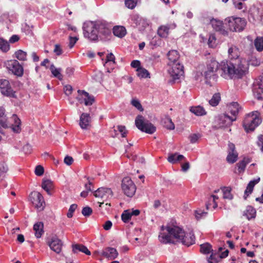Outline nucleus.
<instances>
[{"instance_id": "f257e3e1", "label": "nucleus", "mask_w": 263, "mask_h": 263, "mask_svg": "<svg viewBox=\"0 0 263 263\" xmlns=\"http://www.w3.org/2000/svg\"><path fill=\"white\" fill-rule=\"evenodd\" d=\"M231 60H235V63L222 61L219 63L212 60L208 65L205 73L206 81H217L219 74L226 79H239L246 76L248 72V65L245 60L239 58V51L236 47H231L228 50Z\"/></svg>"}, {"instance_id": "f03ea898", "label": "nucleus", "mask_w": 263, "mask_h": 263, "mask_svg": "<svg viewBox=\"0 0 263 263\" xmlns=\"http://www.w3.org/2000/svg\"><path fill=\"white\" fill-rule=\"evenodd\" d=\"M159 240L164 244L179 242L190 246L195 243V237L192 232L185 233L181 228L178 226H162Z\"/></svg>"}, {"instance_id": "7ed1b4c3", "label": "nucleus", "mask_w": 263, "mask_h": 263, "mask_svg": "<svg viewBox=\"0 0 263 263\" xmlns=\"http://www.w3.org/2000/svg\"><path fill=\"white\" fill-rule=\"evenodd\" d=\"M84 36L91 41L106 40L111 34V30L106 23L102 21H87L83 23Z\"/></svg>"}, {"instance_id": "20e7f679", "label": "nucleus", "mask_w": 263, "mask_h": 263, "mask_svg": "<svg viewBox=\"0 0 263 263\" xmlns=\"http://www.w3.org/2000/svg\"><path fill=\"white\" fill-rule=\"evenodd\" d=\"M260 113L253 111L246 115L243 123L245 130L249 133L253 131L261 122Z\"/></svg>"}, {"instance_id": "39448f33", "label": "nucleus", "mask_w": 263, "mask_h": 263, "mask_svg": "<svg viewBox=\"0 0 263 263\" xmlns=\"http://www.w3.org/2000/svg\"><path fill=\"white\" fill-rule=\"evenodd\" d=\"M135 124L139 130L149 134H153L156 131V127L141 115L136 117Z\"/></svg>"}, {"instance_id": "423d86ee", "label": "nucleus", "mask_w": 263, "mask_h": 263, "mask_svg": "<svg viewBox=\"0 0 263 263\" xmlns=\"http://www.w3.org/2000/svg\"><path fill=\"white\" fill-rule=\"evenodd\" d=\"M225 21L228 23L229 28L232 31H242L246 25L245 20L240 17H228Z\"/></svg>"}, {"instance_id": "0eeeda50", "label": "nucleus", "mask_w": 263, "mask_h": 263, "mask_svg": "<svg viewBox=\"0 0 263 263\" xmlns=\"http://www.w3.org/2000/svg\"><path fill=\"white\" fill-rule=\"evenodd\" d=\"M6 68L14 75L20 77L24 73V69L22 65L16 60H8L5 63Z\"/></svg>"}, {"instance_id": "6e6552de", "label": "nucleus", "mask_w": 263, "mask_h": 263, "mask_svg": "<svg viewBox=\"0 0 263 263\" xmlns=\"http://www.w3.org/2000/svg\"><path fill=\"white\" fill-rule=\"evenodd\" d=\"M170 67L168 72L173 80L181 79L183 77L184 67L180 62H177L176 64L170 66Z\"/></svg>"}, {"instance_id": "1a4fd4ad", "label": "nucleus", "mask_w": 263, "mask_h": 263, "mask_svg": "<svg viewBox=\"0 0 263 263\" xmlns=\"http://www.w3.org/2000/svg\"><path fill=\"white\" fill-rule=\"evenodd\" d=\"M122 189L128 197H132L135 193L136 188L133 181L129 177H125L122 180Z\"/></svg>"}, {"instance_id": "9d476101", "label": "nucleus", "mask_w": 263, "mask_h": 263, "mask_svg": "<svg viewBox=\"0 0 263 263\" xmlns=\"http://www.w3.org/2000/svg\"><path fill=\"white\" fill-rule=\"evenodd\" d=\"M30 200L34 206L40 211L43 210L45 207L44 198L41 193L34 191L29 196Z\"/></svg>"}, {"instance_id": "9b49d317", "label": "nucleus", "mask_w": 263, "mask_h": 263, "mask_svg": "<svg viewBox=\"0 0 263 263\" xmlns=\"http://www.w3.org/2000/svg\"><path fill=\"white\" fill-rule=\"evenodd\" d=\"M78 93L76 99L81 104L84 103L86 106H90L95 102V97L85 90H78Z\"/></svg>"}, {"instance_id": "f8f14e48", "label": "nucleus", "mask_w": 263, "mask_h": 263, "mask_svg": "<svg viewBox=\"0 0 263 263\" xmlns=\"http://www.w3.org/2000/svg\"><path fill=\"white\" fill-rule=\"evenodd\" d=\"M236 119V117H230L223 114L217 116L215 121L219 127H224L231 125L232 122L235 121Z\"/></svg>"}, {"instance_id": "ddd939ff", "label": "nucleus", "mask_w": 263, "mask_h": 263, "mask_svg": "<svg viewBox=\"0 0 263 263\" xmlns=\"http://www.w3.org/2000/svg\"><path fill=\"white\" fill-rule=\"evenodd\" d=\"M93 195L96 197L106 200L112 197V192L109 188L100 187L94 192Z\"/></svg>"}, {"instance_id": "4468645a", "label": "nucleus", "mask_w": 263, "mask_h": 263, "mask_svg": "<svg viewBox=\"0 0 263 263\" xmlns=\"http://www.w3.org/2000/svg\"><path fill=\"white\" fill-rule=\"evenodd\" d=\"M228 156L227 160L230 163H234L238 158V153L235 151V145L232 143H229L228 144Z\"/></svg>"}, {"instance_id": "2eb2a0df", "label": "nucleus", "mask_w": 263, "mask_h": 263, "mask_svg": "<svg viewBox=\"0 0 263 263\" xmlns=\"http://www.w3.org/2000/svg\"><path fill=\"white\" fill-rule=\"evenodd\" d=\"M130 19L132 24H134L135 27H139L140 29H142L148 25L146 20L137 14L131 15Z\"/></svg>"}, {"instance_id": "dca6fc26", "label": "nucleus", "mask_w": 263, "mask_h": 263, "mask_svg": "<svg viewBox=\"0 0 263 263\" xmlns=\"http://www.w3.org/2000/svg\"><path fill=\"white\" fill-rule=\"evenodd\" d=\"M48 245L52 251L57 253H60L62 250L63 243L61 239L57 237H53L48 242Z\"/></svg>"}, {"instance_id": "f3484780", "label": "nucleus", "mask_w": 263, "mask_h": 263, "mask_svg": "<svg viewBox=\"0 0 263 263\" xmlns=\"http://www.w3.org/2000/svg\"><path fill=\"white\" fill-rule=\"evenodd\" d=\"M115 57L112 53H110L106 56L105 62L104 63V66L106 68L107 71L110 73L115 67Z\"/></svg>"}, {"instance_id": "a211bd4d", "label": "nucleus", "mask_w": 263, "mask_h": 263, "mask_svg": "<svg viewBox=\"0 0 263 263\" xmlns=\"http://www.w3.org/2000/svg\"><path fill=\"white\" fill-rule=\"evenodd\" d=\"M252 90L255 98L263 100V83H253Z\"/></svg>"}, {"instance_id": "6ab92c4d", "label": "nucleus", "mask_w": 263, "mask_h": 263, "mask_svg": "<svg viewBox=\"0 0 263 263\" xmlns=\"http://www.w3.org/2000/svg\"><path fill=\"white\" fill-rule=\"evenodd\" d=\"M167 56L169 60L168 63V66L176 64L177 62H180V55L177 50H172L168 52Z\"/></svg>"}, {"instance_id": "aec40b11", "label": "nucleus", "mask_w": 263, "mask_h": 263, "mask_svg": "<svg viewBox=\"0 0 263 263\" xmlns=\"http://www.w3.org/2000/svg\"><path fill=\"white\" fill-rule=\"evenodd\" d=\"M0 89L3 95L14 97L15 91L12 88L10 83H0Z\"/></svg>"}, {"instance_id": "412c9836", "label": "nucleus", "mask_w": 263, "mask_h": 263, "mask_svg": "<svg viewBox=\"0 0 263 263\" xmlns=\"http://www.w3.org/2000/svg\"><path fill=\"white\" fill-rule=\"evenodd\" d=\"M118 255V253L116 249L113 248H106L102 252V255L109 259L116 258Z\"/></svg>"}, {"instance_id": "4be33fe9", "label": "nucleus", "mask_w": 263, "mask_h": 263, "mask_svg": "<svg viewBox=\"0 0 263 263\" xmlns=\"http://www.w3.org/2000/svg\"><path fill=\"white\" fill-rule=\"evenodd\" d=\"M72 252L73 253L76 254L79 252H83L87 255L91 254L90 252L88 250L87 248L81 244H73L72 245Z\"/></svg>"}, {"instance_id": "5701e85b", "label": "nucleus", "mask_w": 263, "mask_h": 263, "mask_svg": "<svg viewBox=\"0 0 263 263\" xmlns=\"http://www.w3.org/2000/svg\"><path fill=\"white\" fill-rule=\"evenodd\" d=\"M90 122L89 115L87 113H83L80 120V125L82 129H86Z\"/></svg>"}, {"instance_id": "b1692460", "label": "nucleus", "mask_w": 263, "mask_h": 263, "mask_svg": "<svg viewBox=\"0 0 263 263\" xmlns=\"http://www.w3.org/2000/svg\"><path fill=\"white\" fill-rule=\"evenodd\" d=\"M259 181L260 178L258 177L257 178L251 180L249 182L245 192L244 198L245 199H246L247 197L252 193L254 186H255V184L258 183L259 182Z\"/></svg>"}, {"instance_id": "393cba45", "label": "nucleus", "mask_w": 263, "mask_h": 263, "mask_svg": "<svg viewBox=\"0 0 263 263\" xmlns=\"http://www.w3.org/2000/svg\"><path fill=\"white\" fill-rule=\"evenodd\" d=\"M185 159V157L182 155H179L176 153L174 154H171L168 155L167 160L169 162L172 164H175L177 162H181Z\"/></svg>"}, {"instance_id": "a878e982", "label": "nucleus", "mask_w": 263, "mask_h": 263, "mask_svg": "<svg viewBox=\"0 0 263 263\" xmlns=\"http://www.w3.org/2000/svg\"><path fill=\"white\" fill-rule=\"evenodd\" d=\"M240 107L237 102H232L228 105V110L230 113L233 115V117H236L238 114Z\"/></svg>"}, {"instance_id": "bb28decb", "label": "nucleus", "mask_w": 263, "mask_h": 263, "mask_svg": "<svg viewBox=\"0 0 263 263\" xmlns=\"http://www.w3.org/2000/svg\"><path fill=\"white\" fill-rule=\"evenodd\" d=\"M44 224L42 222H38L33 226V230L35 232V236L36 238H40L44 233Z\"/></svg>"}, {"instance_id": "cd10ccee", "label": "nucleus", "mask_w": 263, "mask_h": 263, "mask_svg": "<svg viewBox=\"0 0 263 263\" xmlns=\"http://www.w3.org/2000/svg\"><path fill=\"white\" fill-rule=\"evenodd\" d=\"M162 123L164 127L169 130H173L175 128V124L172 119L168 116H165L162 120Z\"/></svg>"}, {"instance_id": "c85d7f7f", "label": "nucleus", "mask_w": 263, "mask_h": 263, "mask_svg": "<svg viewBox=\"0 0 263 263\" xmlns=\"http://www.w3.org/2000/svg\"><path fill=\"white\" fill-rule=\"evenodd\" d=\"M255 215L256 210L251 206H248L243 212V215L245 216L248 220L255 218Z\"/></svg>"}, {"instance_id": "c756f323", "label": "nucleus", "mask_w": 263, "mask_h": 263, "mask_svg": "<svg viewBox=\"0 0 263 263\" xmlns=\"http://www.w3.org/2000/svg\"><path fill=\"white\" fill-rule=\"evenodd\" d=\"M231 188L229 186L221 187V191L223 194V198L224 199L231 200L233 196L231 193Z\"/></svg>"}, {"instance_id": "7c9ffc66", "label": "nucleus", "mask_w": 263, "mask_h": 263, "mask_svg": "<svg viewBox=\"0 0 263 263\" xmlns=\"http://www.w3.org/2000/svg\"><path fill=\"white\" fill-rule=\"evenodd\" d=\"M114 34L119 37H123L126 34V29L123 26H115L113 28Z\"/></svg>"}, {"instance_id": "2f4dec72", "label": "nucleus", "mask_w": 263, "mask_h": 263, "mask_svg": "<svg viewBox=\"0 0 263 263\" xmlns=\"http://www.w3.org/2000/svg\"><path fill=\"white\" fill-rule=\"evenodd\" d=\"M190 110L191 112L198 116H203L206 114L203 107L200 106L191 107Z\"/></svg>"}, {"instance_id": "473e14b6", "label": "nucleus", "mask_w": 263, "mask_h": 263, "mask_svg": "<svg viewBox=\"0 0 263 263\" xmlns=\"http://www.w3.org/2000/svg\"><path fill=\"white\" fill-rule=\"evenodd\" d=\"M170 29V25L161 26L158 29V34L162 37H166L168 35Z\"/></svg>"}, {"instance_id": "72a5a7b5", "label": "nucleus", "mask_w": 263, "mask_h": 263, "mask_svg": "<svg viewBox=\"0 0 263 263\" xmlns=\"http://www.w3.org/2000/svg\"><path fill=\"white\" fill-rule=\"evenodd\" d=\"M12 119L14 121V124L12 125V129L14 132L18 133L21 131V120L16 115L12 116Z\"/></svg>"}, {"instance_id": "f704fd0d", "label": "nucleus", "mask_w": 263, "mask_h": 263, "mask_svg": "<svg viewBox=\"0 0 263 263\" xmlns=\"http://www.w3.org/2000/svg\"><path fill=\"white\" fill-rule=\"evenodd\" d=\"M211 25L216 31H224L223 30V23L221 21L213 18L211 21Z\"/></svg>"}, {"instance_id": "c9c22d12", "label": "nucleus", "mask_w": 263, "mask_h": 263, "mask_svg": "<svg viewBox=\"0 0 263 263\" xmlns=\"http://www.w3.org/2000/svg\"><path fill=\"white\" fill-rule=\"evenodd\" d=\"M250 162V160L248 158H243L242 160L237 164L238 167L237 171L239 174L244 172L246 165Z\"/></svg>"}, {"instance_id": "e433bc0d", "label": "nucleus", "mask_w": 263, "mask_h": 263, "mask_svg": "<svg viewBox=\"0 0 263 263\" xmlns=\"http://www.w3.org/2000/svg\"><path fill=\"white\" fill-rule=\"evenodd\" d=\"M52 74L54 77L57 78L59 80L61 81L63 78V76L61 73V68H56L53 64L51 65L49 68Z\"/></svg>"}, {"instance_id": "4c0bfd02", "label": "nucleus", "mask_w": 263, "mask_h": 263, "mask_svg": "<svg viewBox=\"0 0 263 263\" xmlns=\"http://www.w3.org/2000/svg\"><path fill=\"white\" fill-rule=\"evenodd\" d=\"M42 187L46 191L48 194H50V190L52 187V182L50 180H43Z\"/></svg>"}, {"instance_id": "58836bf2", "label": "nucleus", "mask_w": 263, "mask_h": 263, "mask_svg": "<svg viewBox=\"0 0 263 263\" xmlns=\"http://www.w3.org/2000/svg\"><path fill=\"white\" fill-rule=\"evenodd\" d=\"M200 251L203 254H209L212 253L213 250L211 245L209 243H203L200 245Z\"/></svg>"}, {"instance_id": "ea45409f", "label": "nucleus", "mask_w": 263, "mask_h": 263, "mask_svg": "<svg viewBox=\"0 0 263 263\" xmlns=\"http://www.w3.org/2000/svg\"><path fill=\"white\" fill-rule=\"evenodd\" d=\"M9 49L10 45L9 42L2 38H0V50L4 52H7Z\"/></svg>"}, {"instance_id": "a19ab883", "label": "nucleus", "mask_w": 263, "mask_h": 263, "mask_svg": "<svg viewBox=\"0 0 263 263\" xmlns=\"http://www.w3.org/2000/svg\"><path fill=\"white\" fill-rule=\"evenodd\" d=\"M137 74L141 78H146L149 77V73L148 71L144 68H140L137 69Z\"/></svg>"}, {"instance_id": "79ce46f5", "label": "nucleus", "mask_w": 263, "mask_h": 263, "mask_svg": "<svg viewBox=\"0 0 263 263\" xmlns=\"http://www.w3.org/2000/svg\"><path fill=\"white\" fill-rule=\"evenodd\" d=\"M15 57L20 61H26L27 60V53L22 50L16 51L15 53Z\"/></svg>"}, {"instance_id": "37998d69", "label": "nucleus", "mask_w": 263, "mask_h": 263, "mask_svg": "<svg viewBox=\"0 0 263 263\" xmlns=\"http://www.w3.org/2000/svg\"><path fill=\"white\" fill-rule=\"evenodd\" d=\"M220 100V94L219 93H216L213 96L212 98L209 101V102L212 106H216L218 104Z\"/></svg>"}, {"instance_id": "c03bdc74", "label": "nucleus", "mask_w": 263, "mask_h": 263, "mask_svg": "<svg viewBox=\"0 0 263 263\" xmlns=\"http://www.w3.org/2000/svg\"><path fill=\"white\" fill-rule=\"evenodd\" d=\"M5 109L3 107H0V124L4 128H7L8 125L6 122V120L4 117Z\"/></svg>"}, {"instance_id": "a18cd8bd", "label": "nucleus", "mask_w": 263, "mask_h": 263, "mask_svg": "<svg viewBox=\"0 0 263 263\" xmlns=\"http://www.w3.org/2000/svg\"><path fill=\"white\" fill-rule=\"evenodd\" d=\"M218 198H219V197L217 195H211L210 198L209 199L208 203L206 204V209H210V205H211V203H210V202L211 201H212L213 203H214L213 208L214 209L216 208L218 206V204H217V203L216 202V200L217 199H218Z\"/></svg>"}, {"instance_id": "49530a36", "label": "nucleus", "mask_w": 263, "mask_h": 263, "mask_svg": "<svg viewBox=\"0 0 263 263\" xmlns=\"http://www.w3.org/2000/svg\"><path fill=\"white\" fill-rule=\"evenodd\" d=\"M255 46L258 51L263 50V37H257L255 41Z\"/></svg>"}, {"instance_id": "de8ad7c7", "label": "nucleus", "mask_w": 263, "mask_h": 263, "mask_svg": "<svg viewBox=\"0 0 263 263\" xmlns=\"http://www.w3.org/2000/svg\"><path fill=\"white\" fill-rule=\"evenodd\" d=\"M220 258L219 254L212 252L208 259V263H218Z\"/></svg>"}, {"instance_id": "09e8293b", "label": "nucleus", "mask_w": 263, "mask_h": 263, "mask_svg": "<svg viewBox=\"0 0 263 263\" xmlns=\"http://www.w3.org/2000/svg\"><path fill=\"white\" fill-rule=\"evenodd\" d=\"M130 210H127L123 212L121 215L122 220L124 222H127L131 218Z\"/></svg>"}, {"instance_id": "8fccbe9b", "label": "nucleus", "mask_w": 263, "mask_h": 263, "mask_svg": "<svg viewBox=\"0 0 263 263\" xmlns=\"http://www.w3.org/2000/svg\"><path fill=\"white\" fill-rule=\"evenodd\" d=\"M137 0H125L126 7L130 9H133L137 5Z\"/></svg>"}, {"instance_id": "3c124183", "label": "nucleus", "mask_w": 263, "mask_h": 263, "mask_svg": "<svg viewBox=\"0 0 263 263\" xmlns=\"http://www.w3.org/2000/svg\"><path fill=\"white\" fill-rule=\"evenodd\" d=\"M77 208V205L76 204H72L70 206V208L68 210V213L67 214V216L68 218H71L73 216V213Z\"/></svg>"}, {"instance_id": "603ef678", "label": "nucleus", "mask_w": 263, "mask_h": 263, "mask_svg": "<svg viewBox=\"0 0 263 263\" xmlns=\"http://www.w3.org/2000/svg\"><path fill=\"white\" fill-rule=\"evenodd\" d=\"M201 136L199 134H193L190 136L189 139L191 143H195L197 142Z\"/></svg>"}, {"instance_id": "864d4df0", "label": "nucleus", "mask_w": 263, "mask_h": 263, "mask_svg": "<svg viewBox=\"0 0 263 263\" xmlns=\"http://www.w3.org/2000/svg\"><path fill=\"white\" fill-rule=\"evenodd\" d=\"M132 104L140 111H143V109L140 102L137 99H133Z\"/></svg>"}, {"instance_id": "5fc2aeb1", "label": "nucleus", "mask_w": 263, "mask_h": 263, "mask_svg": "<svg viewBox=\"0 0 263 263\" xmlns=\"http://www.w3.org/2000/svg\"><path fill=\"white\" fill-rule=\"evenodd\" d=\"M117 129L120 133L122 137H125L126 136L127 130L124 126L119 125L117 126Z\"/></svg>"}, {"instance_id": "6e6d98bb", "label": "nucleus", "mask_w": 263, "mask_h": 263, "mask_svg": "<svg viewBox=\"0 0 263 263\" xmlns=\"http://www.w3.org/2000/svg\"><path fill=\"white\" fill-rule=\"evenodd\" d=\"M92 212V209L89 206H86L82 209V213L84 216H90Z\"/></svg>"}, {"instance_id": "4d7b16f0", "label": "nucleus", "mask_w": 263, "mask_h": 263, "mask_svg": "<svg viewBox=\"0 0 263 263\" xmlns=\"http://www.w3.org/2000/svg\"><path fill=\"white\" fill-rule=\"evenodd\" d=\"M206 215V213L203 212L202 210H196L195 212V216L197 219H199L202 217L205 216Z\"/></svg>"}, {"instance_id": "13d9d810", "label": "nucleus", "mask_w": 263, "mask_h": 263, "mask_svg": "<svg viewBox=\"0 0 263 263\" xmlns=\"http://www.w3.org/2000/svg\"><path fill=\"white\" fill-rule=\"evenodd\" d=\"M53 52L57 55H60L62 54L63 51L61 46L59 44H55L53 49Z\"/></svg>"}, {"instance_id": "bf43d9fd", "label": "nucleus", "mask_w": 263, "mask_h": 263, "mask_svg": "<svg viewBox=\"0 0 263 263\" xmlns=\"http://www.w3.org/2000/svg\"><path fill=\"white\" fill-rule=\"evenodd\" d=\"M44 168L41 165H37L35 169V174L38 176H42L44 173Z\"/></svg>"}, {"instance_id": "052dcab7", "label": "nucleus", "mask_w": 263, "mask_h": 263, "mask_svg": "<svg viewBox=\"0 0 263 263\" xmlns=\"http://www.w3.org/2000/svg\"><path fill=\"white\" fill-rule=\"evenodd\" d=\"M64 90L65 95L69 96L71 94L73 89L72 87L70 85L67 84L64 86Z\"/></svg>"}, {"instance_id": "680f3d73", "label": "nucleus", "mask_w": 263, "mask_h": 263, "mask_svg": "<svg viewBox=\"0 0 263 263\" xmlns=\"http://www.w3.org/2000/svg\"><path fill=\"white\" fill-rule=\"evenodd\" d=\"M69 48H72L78 40V38L77 37L69 36Z\"/></svg>"}, {"instance_id": "e2e57ef3", "label": "nucleus", "mask_w": 263, "mask_h": 263, "mask_svg": "<svg viewBox=\"0 0 263 263\" xmlns=\"http://www.w3.org/2000/svg\"><path fill=\"white\" fill-rule=\"evenodd\" d=\"M73 158L70 156H66L64 158V163L68 165H71L73 162Z\"/></svg>"}, {"instance_id": "0e129e2a", "label": "nucleus", "mask_w": 263, "mask_h": 263, "mask_svg": "<svg viewBox=\"0 0 263 263\" xmlns=\"http://www.w3.org/2000/svg\"><path fill=\"white\" fill-rule=\"evenodd\" d=\"M112 225V222L108 220L105 222V223L103 226V227L104 230L107 231L111 229Z\"/></svg>"}, {"instance_id": "69168bd1", "label": "nucleus", "mask_w": 263, "mask_h": 263, "mask_svg": "<svg viewBox=\"0 0 263 263\" xmlns=\"http://www.w3.org/2000/svg\"><path fill=\"white\" fill-rule=\"evenodd\" d=\"M131 66L133 68H137V69L141 68L140 67V62L138 60H134L131 63Z\"/></svg>"}, {"instance_id": "338daca9", "label": "nucleus", "mask_w": 263, "mask_h": 263, "mask_svg": "<svg viewBox=\"0 0 263 263\" xmlns=\"http://www.w3.org/2000/svg\"><path fill=\"white\" fill-rule=\"evenodd\" d=\"M233 3L235 7L238 9L241 10L243 9V4L241 2H237L236 1L234 0Z\"/></svg>"}, {"instance_id": "774afa93", "label": "nucleus", "mask_w": 263, "mask_h": 263, "mask_svg": "<svg viewBox=\"0 0 263 263\" xmlns=\"http://www.w3.org/2000/svg\"><path fill=\"white\" fill-rule=\"evenodd\" d=\"M258 145L260 147V149L263 152V136L260 135L258 137V140L257 142Z\"/></svg>"}]
</instances>
